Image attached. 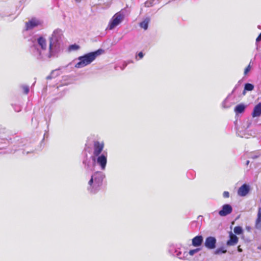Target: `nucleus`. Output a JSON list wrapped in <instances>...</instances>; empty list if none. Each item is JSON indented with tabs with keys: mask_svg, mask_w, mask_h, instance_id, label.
<instances>
[{
	"mask_svg": "<svg viewBox=\"0 0 261 261\" xmlns=\"http://www.w3.org/2000/svg\"><path fill=\"white\" fill-rule=\"evenodd\" d=\"M51 46H52V44H51V42H50V44H49V49H51Z\"/></svg>",
	"mask_w": 261,
	"mask_h": 261,
	"instance_id": "c85d7f7f",
	"label": "nucleus"
},
{
	"mask_svg": "<svg viewBox=\"0 0 261 261\" xmlns=\"http://www.w3.org/2000/svg\"><path fill=\"white\" fill-rule=\"evenodd\" d=\"M138 57H139L140 59H142L143 57V54L142 52H140L138 54Z\"/></svg>",
	"mask_w": 261,
	"mask_h": 261,
	"instance_id": "bb28decb",
	"label": "nucleus"
},
{
	"mask_svg": "<svg viewBox=\"0 0 261 261\" xmlns=\"http://www.w3.org/2000/svg\"><path fill=\"white\" fill-rule=\"evenodd\" d=\"M216 239L213 237H208L205 239L204 246L208 249H214L216 248Z\"/></svg>",
	"mask_w": 261,
	"mask_h": 261,
	"instance_id": "20e7f679",
	"label": "nucleus"
},
{
	"mask_svg": "<svg viewBox=\"0 0 261 261\" xmlns=\"http://www.w3.org/2000/svg\"><path fill=\"white\" fill-rule=\"evenodd\" d=\"M203 241L202 236H197L192 240V244L194 247H199L201 245Z\"/></svg>",
	"mask_w": 261,
	"mask_h": 261,
	"instance_id": "9b49d317",
	"label": "nucleus"
},
{
	"mask_svg": "<svg viewBox=\"0 0 261 261\" xmlns=\"http://www.w3.org/2000/svg\"><path fill=\"white\" fill-rule=\"evenodd\" d=\"M250 191L249 186L244 184L241 186L238 190V195L240 196L244 197L246 196Z\"/></svg>",
	"mask_w": 261,
	"mask_h": 261,
	"instance_id": "0eeeda50",
	"label": "nucleus"
},
{
	"mask_svg": "<svg viewBox=\"0 0 261 261\" xmlns=\"http://www.w3.org/2000/svg\"><path fill=\"white\" fill-rule=\"evenodd\" d=\"M103 181V177L101 175H99L97 177H94V184L92 187V188L94 189L95 190H97V188L100 187L102 184Z\"/></svg>",
	"mask_w": 261,
	"mask_h": 261,
	"instance_id": "9d476101",
	"label": "nucleus"
},
{
	"mask_svg": "<svg viewBox=\"0 0 261 261\" xmlns=\"http://www.w3.org/2000/svg\"><path fill=\"white\" fill-rule=\"evenodd\" d=\"M232 211V208L230 205L226 204L222 206V210L219 212V214L221 216H225L230 214Z\"/></svg>",
	"mask_w": 261,
	"mask_h": 261,
	"instance_id": "6e6552de",
	"label": "nucleus"
},
{
	"mask_svg": "<svg viewBox=\"0 0 261 261\" xmlns=\"http://www.w3.org/2000/svg\"><path fill=\"white\" fill-rule=\"evenodd\" d=\"M104 146L105 144L103 141H93V155L91 156L93 160L95 161L96 158L101 154L104 148Z\"/></svg>",
	"mask_w": 261,
	"mask_h": 261,
	"instance_id": "7ed1b4c3",
	"label": "nucleus"
},
{
	"mask_svg": "<svg viewBox=\"0 0 261 261\" xmlns=\"http://www.w3.org/2000/svg\"><path fill=\"white\" fill-rule=\"evenodd\" d=\"M229 239L227 241L226 245L228 246H231L236 245L239 241V238L231 231L229 232Z\"/></svg>",
	"mask_w": 261,
	"mask_h": 261,
	"instance_id": "1a4fd4ad",
	"label": "nucleus"
},
{
	"mask_svg": "<svg viewBox=\"0 0 261 261\" xmlns=\"http://www.w3.org/2000/svg\"><path fill=\"white\" fill-rule=\"evenodd\" d=\"M149 21L150 18L149 17H147L140 23L139 25L141 28H143L145 30H146L148 28V25Z\"/></svg>",
	"mask_w": 261,
	"mask_h": 261,
	"instance_id": "4468645a",
	"label": "nucleus"
},
{
	"mask_svg": "<svg viewBox=\"0 0 261 261\" xmlns=\"http://www.w3.org/2000/svg\"><path fill=\"white\" fill-rule=\"evenodd\" d=\"M254 88V86L250 83H247L245 85L244 90L246 91H252Z\"/></svg>",
	"mask_w": 261,
	"mask_h": 261,
	"instance_id": "6ab92c4d",
	"label": "nucleus"
},
{
	"mask_svg": "<svg viewBox=\"0 0 261 261\" xmlns=\"http://www.w3.org/2000/svg\"><path fill=\"white\" fill-rule=\"evenodd\" d=\"M255 227L257 229L261 228V207L258 210L257 216L255 221Z\"/></svg>",
	"mask_w": 261,
	"mask_h": 261,
	"instance_id": "ddd939ff",
	"label": "nucleus"
},
{
	"mask_svg": "<svg viewBox=\"0 0 261 261\" xmlns=\"http://www.w3.org/2000/svg\"><path fill=\"white\" fill-rule=\"evenodd\" d=\"M97 162L102 170H105L107 163V153H103L97 156Z\"/></svg>",
	"mask_w": 261,
	"mask_h": 261,
	"instance_id": "423d86ee",
	"label": "nucleus"
},
{
	"mask_svg": "<svg viewBox=\"0 0 261 261\" xmlns=\"http://www.w3.org/2000/svg\"><path fill=\"white\" fill-rule=\"evenodd\" d=\"M251 67L250 65V63L246 67V68L244 70V74L246 75L251 70Z\"/></svg>",
	"mask_w": 261,
	"mask_h": 261,
	"instance_id": "5701e85b",
	"label": "nucleus"
},
{
	"mask_svg": "<svg viewBox=\"0 0 261 261\" xmlns=\"http://www.w3.org/2000/svg\"><path fill=\"white\" fill-rule=\"evenodd\" d=\"M80 48V46L77 44H72L69 46L68 50L69 51H71L72 50H78Z\"/></svg>",
	"mask_w": 261,
	"mask_h": 261,
	"instance_id": "aec40b11",
	"label": "nucleus"
},
{
	"mask_svg": "<svg viewBox=\"0 0 261 261\" xmlns=\"http://www.w3.org/2000/svg\"><path fill=\"white\" fill-rule=\"evenodd\" d=\"M124 15L120 12L116 13L111 18L108 24L109 30H112L119 24L123 20Z\"/></svg>",
	"mask_w": 261,
	"mask_h": 261,
	"instance_id": "f03ea898",
	"label": "nucleus"
},
{
	"mask_svg": "<svg viewBox=\"0 0 261 261\" xmlns=\"http://www.w3.org/2000/svg\"><path fill=\"white\" fill-rule=\"evenodd\" d=\"M249 162H249V161H247L246 162V165H247V166H248V165H249Z\"/></svg>",
	"mask_w": 261,
	"mask_h": 261,
	"instance_id": "c756f323",
	"label": "nucleus"
},
{
	"mask_svg": "<svg viewBox=\"0 0 261 261\" xmlns=\"http://www.w3.org/2000/svg\"><path fill=\"white\" fill-rule=\"evenodd\" d=\"M223 196L225 198H229V193L228 191H224L223 193Z\"/></svg>",
	"mask_w": 261,
	"mask_h": 261,
	"instance_id": "b1692460",
	"label": "nucleus"
},
{
	"mask_svg": "<svg viewBox=\"0 0 261 261\" xmlns=\"http://www.w3.org/2000/svg\"><path fill=\"white\" fill-rule=\"evenodd\" d=\"M82 0H75V1L77 3H80L81 2Z\"/></svg>",
	"mask_w": 261,
	"mask_h": 261,
	"instance_id": "7c9ffc66",
	"label": "nucleus"
},
{
	"mask_svg": "<svg viewBox=\"0 0 261 261\" xmlns=\"http://www.w3.org/2000/svg\"><path fill=\"white\" fill-rule=\"evenodd\" d=\"M261 115V102L255 106L252 113L253 117H259Z\"/></svg>",
	"mask_w": 261,
	"mask_h": 261,
	"instance_id": "f8f14e48",
	"label": "nucleus"
},
{
	"mask_svg": "<svg viewBox=\"0 0 261 261\" xmlns=\"http://www.w3.org/2000/svg\"><path fill=\"white\" fill-rule=\"evenodd\" d=\"M238 251L240 252H242V248H241L240 246H239L238 247Z\"/></svg>",
	"mask_w": 261,
	"mask_h": 261,
	"instance_id": "cd10ccee",
	"label": "nucleus"
},
{
	"mask_svg": "<svg viewBox=\"0 0 261 261\" xmlns=\"http://www.w3.org/2000/svg\"><path fill=\"white\" fill-rule=\"evenodd\" d=\"M93 182H94V178H93V177L92 176L91 179H90V180L88 182V184L89 185V186H92Z\"/></svg>",
	"mask_w": 261,
	"mask_h": 261,
	"instance_id": "393cba45",
	"label": "nucleus"
},
{
	"mask_svg": "<svg viewBox=\"0 0 261 261\" xmlns=\"http://www.w3.org/2000/svg\"><path fill=\"white\" fill-rule=\"evenodd\" d=\"M234 232L237 234H241L243 233V229L241 226H236L233 229Z\"/></svg>",
	"mask_w": 261,
	"mask_h": 261,
	"instance_id": "a211bd4d",
	"label": "nucleus"
},
{
	"mask_svg": "<svg viewBox=\"0 0 261 261\" xmlns=\"http://www.w3.org/2000/svg\"><path fill=\"white\" fill-rule=\"evenodd\" d=\"M104 53L102 49L88 53L84 56L79 57L78 59L80 61L75 65V67L80 68L84 67L92 63L97 57Z\"/></svg>",
	"mask_w": 261,
	"mask_h": 261,
	"instance_id": "f257e3e1",
	"label": "nucleus"
},
{
	"mask_svg": "<svg viewBox=\"0 0 261 261\" xmlns=\"http://www.w3.org/2000/svg\"><path fill=\"white\" fill-rule=\"evenodd\" d=\"M261 40V33L258 36V37L256 39V42H259Z\"/></svg>",
	"mask_w": 261,
	"mask_h": 261,
	"instance_id": "a878e982",
	"label": "nucleus"
},
{
	"mask_svg": "<svg viewBox=\"0 0 261 261\" xmlns=\"http://www.w3.org/2000/svg\"><path fill=\"white\" fill-rule=\"evenodd\" d=\"M245 108L246 107L244 105L239 104L235 107L234 112L237 114L242 113L244 111Z\"/></svg>",
	"mask_w": 261,
	"mask_h": 261,
	"instance_id": "2eb2a0df",
	"label": "nucleus"
},
{
	"mask_svg": "<svg viewBox=\"0 0 261 261\" xmlns=\"http://www.w3.org/2000/svg\"><path fill=\"white\" fill-rule=\"evenodd\" d=\"M22 89L23 91V93L25 94H28L29 92V88L28 86H22Z\"/></svg>",
	"mask_w": 261,
	"mask_h": 261,
	"instance_id": "4be33fe9",
	"label": "nucleus"
},
{
	"mask_svg": "<svg viewBox=\"0 0 261 261\" xmlns=\"http://www.w3.org/2000/svg\"><path fill=\"white\" fill-rule=\"evenodd\" d=\"M201 250V248H197L194 249L190 250L189 252V254L191 256L194 255L195 253H197Z\"/></svg>",
	"mask_w": 261,
	"mask_h": 261,
	"instance_id": "412c9836",
	"label": "nucleus"
},
{
	"mask_svg": "<svg viewBox=\"0 0 261 261\" xmlns=\"http://www.w3.org/2000/svg\"><path fill=\"white\" fill-rule=\"evenodd\" d=\"M41 24V22L36 18H32L30 20L25 22V30H30Z\"/></svg>",
	"mask_w": 261,
	"mask_h": 261,
	"instance_id": "39448f33",
	"label": "nucleus"
},
{
	"mask_svg": "<svg viewBox=\"0 0 261 261\" xmlns=\"http://www.w3.org/2000/svg\"><path fill=\"white\" fill-rule=\"evenodd\" d=\"M38 43L42 49H45L46 47V40L42 37H40L38 39Z\"/></svg>",
	"mask_w": 261,
	"mask_h": 261,
	"instance_id": "dca6fc26",
	"label": "nucleus"
},
{
	"mask_svg": "<svg viewBox=\"0 0 261 261\" xmlns=\"http://www.w3.org/2000/svg\"><path fill=\"white\" fill-rule=\"evenodd\" d=\"M226 252V250L224 248L222 247V248H218L217 249L215 252H214V253L215 254H222V253H225Z\"/></svg>",
	"mask_w": 261,
	"mask_h": 261,
	"instance_id": "f3484780",
	"label": "nucleus"
}]
</instances>
